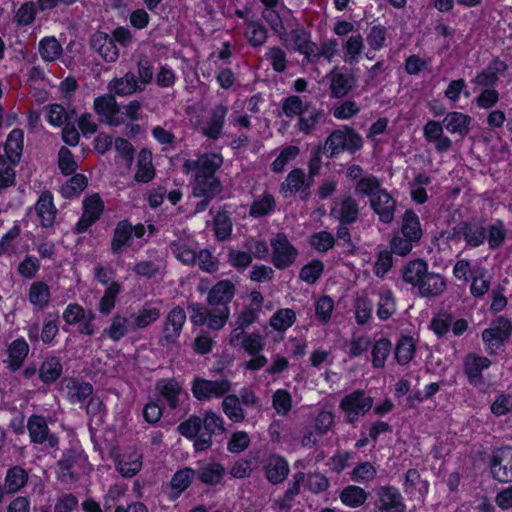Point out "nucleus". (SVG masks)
I'll return each mask as SVG.
<instances>
[{"label": "nucleus", "mask_w": 512, "mask_h": 512, "mask_svg": "<svg viewBox=\"0 0 512 512\" xmlns=\"http://www.w3.org/2000/svg\"><path fill=\"white\" fill-rule=\"evenodd\" d=\"M24 143V133L20 129H13L7 136L4 151L7 159L17 165L20 162Z\"/></svg>", "instance_id": "nucleus-38"}, {"label": "nucleus", "mask_w": 512, "mask_h": 512, "mask_svg": "<svg viewBox=\"0 0 512 512\" xmlns=\"http://www.w3.org/2000/svg\"><path fill=\"white\" fill-rule=\"evenodd\" d=\"M130 330L128 318L122 315H115L109 327L103 330V336H107L114 342L121 340Z\"/></svg>", "instance_id": "nucleus-52"}, {"label": "nucleus", "mask_w": 512, "mask_h": 512, "mask_svg": "<svg viewBox=\"0 0 512 512\" xmlns=\"http://www.w3.org/2000/svg\"><path fill=\"white\" fill-rule=\"evenodd\" d=\"M223 164V157L218 153H203L197 159H187L182 165L184 174L193 173V177L217 176L216 172Z\"/></svg>", "instance_id": "nucleus-9"}, {"label": "nucleus", "mask_w": 512, "mask_h": 512, "mask_svg": "<svg viewBox=\"0 0 512 512\" xmlns=\"http://www.w3.org/2000/svg\"><path fill=\"white\" fill-rule=\"evenodd\" d=\"M283 114L288 118L298 117L295 128L303 135H310L324 117V111L311 101L298 95H290L281 102Z\"/></svg>", "instance_id": "nucleus-2"}, {"label": "nucleus", "mask_w": 512, "mask_h": 512, "mask_svg": "<svg viewBox=\"0 0 512 512\" xmlns=\"http://www.w3.org/2000/svg\"><path fill=\"white\" fill-rule=\"evenodd\" d=\"M373 406V398L363 390H355L342 398L339 408L345 415L347 423H354L364 416Z\"/></svg>", "instance_id": "nucleus-8"}, {"label": "nucleus", "mask_w": 512, "mask_h": 512, "mask_svg": "<svg viewBox=\"0 0 512 512\" xmlns=\"http://www.w3.org/2000/svg\"><path fill=\"white\" fill-rule=\"evenodd\" d=\"M330 214L341 224H352L359 215L358 203L352 196H346L334 202Z\"/></svg>", "instance_id": "nucleus-29"}, {"label": "nucleus", "mask_w": 512, "mask_h": 512, "mask_svg": "<svg viewBox=\"0 0 512 512\" xmlns=\"http://www.w3.org/2000/svg\"><path fill=\"white\" fill-rule=\"evenodd\" d=\"M61 390L72 403H83L93 394V386L76 378L66 377L61 381Z\"/></svg>", "instance_id": "nucleus-25"}, {"label": "nucleus", "mask_w": 512, "mask_h": 512, "mask_svg": "<svg viewBox=\"0 0 512 512\" xmlns=\"http://www.w3.org/2000/svg\"><path fill=\"white\" fill-rule=\"evenodd\" d=\"M271 262L279 270L290 267L298 256V250L284 233L276 234L270 240Z\"/></svg>", "instance_id": "nucleus-10"}, {"label": "nucleus", "mask_w": 512, "mask_h": 512, "mask_svg": "<svg viewBox=\"0 0 512 512\" xmlns=\"http://www.w3.org/2000/svg\"><path fill=\"white\" fill-rule=\"evenodd\" d=\"M392 350V343L387 338H380L372 347V365L374 368H383Z\"/></svg>", "instance_id": "nucleus-55"}, {"label": "nucleus", "mask_w": 512, "mask_h": 512, "mask_svg": "<svg viewBox=\"0 0 512 512\" xmlns=\"http://www.w3.org/2000/svg\"><path fill=\"white\" fill-rule=\"evenodd\" d=\"M415 344L411 337L404 336L399 339L395 348V357L400 365L408 364L414 357Z\"/></svg>", "instance_id": "nucleus-62"}, {"label": "nucleus", "mask_w": 512, "mask_h": 512, "mask_svg": "<svg viewBox=\"0 0 512 512\" xmlns=\"http://www.w3.org/2000/svg\"><path fill=\"white\" fill-rule=\"evenodd\" d=\"M186 322V312L181 306L173 307L166 315L162 333L158 343L162 347L171 348L178 342Z\"/></svg>", "instance_id": "nucleus-7"}, {"label": "nucleus", "mask_w": 512, "mask_h": 512, "mask_svg": "<svg viewBox=\"0 0 512 512\" xmlns=\"http://www.w3.org/2000/svg\"><path fill=\"white\" fill-rule=\"evenodd\" d=\"M490 469L494 479L499 482L512 481V447L497 449L490 461Z\"/></svg>", "instance_id": "nucleus-17"}, {"label": "nucleus", "mask_w": 512, "mask_h": 512, "mask_svg": "<svg viewBox=\"0 0 512 512\" xmlns=\"http://www.w3.org/2000/svg\"><path fill=\"white\" fill-rule=\"evenodd\" d=\"M363 144V137L356 130L343 125L327 136L322 150L327 158H334L344 151L353 154L359 151Z\"/></svg>", "instance_id": "nucleus-4"}, {"label": "nucleus", "mask_w": 512, "mask_h": 512, "mask_svg": "<svg viewBox=\"0 0 512 512\" xmlns=\"http://www.w3.org/2000/svg\"><path fill=\"white\" fill-rule=\"evenodd\" d=\"M402 276L406 283L417 287L421 297H438L447 288L445 278L439 273L429 272L427 262L421 259L410 261L403 269Z\"/></svg>", "instance_id": "nucleus-1"}, {"label": "nucleus", "mask_w": 512, "mask_h": 512, "mask_svg": "<svg viewBox=\"0 0 512 512\" xmlns=\"http://www.w3.org/2000/svg\"><path fill=\"white\" fill-rule=\"evenodd\" d=\"M161 315L160 308L145 305L134 317L132 329H143L156 322Z\"/></svg>", "instance_id": "nucleus-60"}, {"label": "nucleus", "mask_w": 512, "mask_h": 512, "mask_svg": "<svg viewBox=\"0 0 512 512\" xmlns=\"http://www.w3.org/2000/svg\"><path fill=\"white\" fill-rule=\"evenodd\" d=\"M323 272L324 263L321 260L314 259L301 268L299 278L307 284H314Z\"/></svg>", "instance_id": "nucleus-64"}, {"label": "nucleus", "mask_w": 512, "mask_h": 512, "mask_svg": "<svg viewBox=\"0 0 512 512\" xmlns=\"http://www.w3.org/2000/svg\"><path fill=\"white\" fill-rule=\"evenodd\" d=\"M300 153L298 146L288 145L281 149L277 158L271 164V170L275 173L282 172L286 165L297 158Z\"/></svg>", "instance_id": "nucleus-63"}, {"label": "nucleus", "mask_w": 512, "mask_h": 512, "mask_svg": "<svg viewBox=\"0 0 512 512\" xmlns=\"http://www.w3.org/2000/svg\"><path fill=\"white\" fill-rule=\"evenodd\" d=\"M50 298V288L45 282L36 281L30 285L28 300L36 310L42 311L46 309L49 306Z\"/></svg>", "instance_id": "nucleus-39"}, {"label": "nucleus", "mask_w": 512, "mask_h": 512, "mask_svg": "<svg viewBox=\"0 0 512 512\" xmlns=\"http://www.w3.org/2000/svg\"><path fill=\"white\" fill-rule=\"evenodd\" d=\"M38 52L43 61L52 63L62 56L63 48L55 36H47L39 41Z\"/></svg>", "instance_id": "nucleus-41"}, {"label": "nucleus", "mask_w": 512, "mask_h": 512, "mask_svg": "<svg viewBox=\"0 0 512 512\" xmlns=\"http://www.w3.org/2000/svg\"><path fill=\"white\" fill-rule=\"evenodd\" d=\"M487 237V230L482 222L462 221L458 223L452 232L448 233L447 239H464L469 247H479Z\"/></svg>", "instance_id": "nucleus-13"}, {"label": "nucleus", "mask_w": 512, "mask_h": 512, "mask_svg": "<svg viewBox=\"0 0 512 512\" xmlns=\"http://www.w3.org/2000/svg\"><path fill=\"white\" fill-rule=\"evenodd\" d=\"M263 17L270 26V28L278 34L280 40L287 44V28L285 26V23L292 27L293 24L291 23L294 21L291 11L288 9H283L282 13L273 10V9H265L263 11Z\"/></svg>", "instance_id": "nucleus-27"}, {"label": "nucleus", "mask_w": 512, "mask_h": 512, "mask_svg": "<svg viewBox=\"0 0 512 512\" xmlns=\"http://www.w3.org/2000/svg\"><path fill=\"white\" fill-rule=\"evenodd\" d=\"M61 374L62 364L55 356L46 358L39 371L40 379L47 384L55 382Z\"/></svg>", "instance_id": "nucleus-53"}, {"label": "nucleus", "mask_w": 512, "mask_h": 512, "mask_svg": "<svg viewBox=\"0 0 512 512\" xmlns=\"http://www.w3.org/2000/svg\"><path fill=\"white\" fill-rule=\"evenodd\" d=\"M263 470L266 479L272 484L282 483L289 474L287 460L277 454H270L264 462Z\"/></svg>", "instance_id": "nucleus-28"}, {"label": "nucleus", "mask_w": 512, "mask_h": 512, "mask_svg": "<svg viewBox=\"0 0 512 512\" xmlns=\"http://www.w3.org/2000/svg\"><path fill=\"white\" fill-rule=\"evenodd\" d=\"M486 269L484 267H475L472 272V283L470 292L474 297H482L490 288V280L486 276Z\"/></svg>", "instance_id": "nucleus-54"}, {"label": "nucleus", "mask_w": 512, "mask_h": 512, "mask_svg": "<svg viewBox=\"0 0 512 512\" xmlns=\"http://www.w3.org/2000/svg\"><path fill=\"white\" fill-rule=\"evenodd\" d=\"M355 193L369 200L380 193L384 188L381 181L372 174H367L363 179L354 184Z\"/></svg>", "instance_id": "nucleus-48"}, {"label": "nucleus", "mask_w": 512, "mask_h": 512, "mask_svg": "<svg viewBox=\"0 0 512 512\" xmlns=\"http://www.w3.org/2000/svg\"><path fill=\"white\" fill-rule=\"evenodd\" d=\"M364 47L362 35L360 33L352 34L342 44L344 62L348 64L357 63Z\"/></svg>", "instance_id": "nucleus-42"}, {"label": "nucleus", "mask_w": 512, "mask_h": 512, "mask_svg": "<svg viewBox=\"0 0 512 512\" xmlns=\"http://www.w3.org/2000/svg\"><path fill=\"white\" fill-rule=\"evenodd\" d=\"M133 234V226L127 221H120L113 234L111 241V251L114 254H120L125 246L130 244Z\"/></svg>", "instance_id": "nucleus-44"}, {"label": "nucleus", "mask_w": 512, "mask_h": 512, "mask_svg": "<svg viewBox=\"0 0 512 512\" xmlns=\"http://www.w3.org/2000/svg\"><path fill=\"white\" fill-rule=\"evenodd\" d=\"M234 295L235 285L230 280H221L210 289L207 302L214 309L212 326H225L230 316L229 303Z\"/></svg>", "instance_id": "nucleus-5"}, {"label": "nucleus", "mask_w": 512, "mask_h": 512, "mask_svg": "<svg viewBox=\"0 0 512 512\" xmlns=\"http://www.w3.org/2000/svg\"><path fill=\"white\" fill-rule=\"evenodd\" d=\"M512 331L511 322L504 317H499L493 322L492 327L482 332V339L486 345V349L490 353L496 352L507 340Z\"/></svg>", "instance_id": "nucleus-16"}, {"label": "nucleus", "mask_w": 512, "mask_h": 512, "mask_svg": "<svg viewBox=\"0 0 512 512\" xmlns=\"http://www.w3.org/2000/svg\"><path fill=\"white\" fill-rule=\"evenodd\" d=\"M335 414L333 410L322 408L314 418V433L323 436L334 426Z\"/></svg>", "instance_id": "nucleus-59"}, {"label": "nucleus", "mask_w": 512, "mask_h": 512, "mask_svg": "<svg viewBox=\"0 0 512 512\" xmlns=\"http://www.w3.org/2000/svg\"><path fill=\"white\" fill-rule=\"evenodd\" d=\"M442 123L449 133L458 134L461 138H464L471 130L472 118L468 114L452 111L445 115Z\"/></svg>", "instance_id": "nucleus-34"}, {"label": "nucleus", "mask_w": 512, "mask_h": 512, "mask_svg": "<svg viewBox=\"0 0 512 512\" xmlns=\"http://www.w3.org/2000/svg\"><path fill=\"white\" fill-rule=\"evenodd\" d=\"M93 110L101 122L112 127L122 125L120 105L113 94L108 93L96 97L93 102Z\"/></svg>", "instance_id": "nucleus-14"}, {"label": "nucleus", "mask_w": 512, "mask_h": 512, "mask_svg": "<svg viewBox=\"0 0 512 512\" xmlns=\"http://www.w3.org/2000/svg\"><path fill=\"white\" fill-rule=\"evenodd\" d=\"M276 206L273 195L265 192L259 199H256L250 206L249 214L252 217H263L271 213Z\"/></svg>", "instance_id": "nucleus-61"}, {"label": "nucleus", "mask_w": 512, "mask_h": 512, "mask_svg": "<svg viewBox=\"0 0 512 512\" xmlns=\"http://www.w3.org/2000/svg\"><path fill=\"white\" fill-rule=\"evenodd\" d=\"M200 423L202 433L199 439L194 441V447L197 451H205L212 446V436L225 431L224 420L216 412L208 410L200 416Z\"/></svg>", "instance_id": "nucleus-11"}, {"label": "nucleus", "mask_w": 512, "mask_h": 512, "mask_svg": "<svg viewBox=\"0 0 512 512\" xmlns=\"http://www.w3.org/2000/svg\"><path fill=\"white\" fill-rule=\"evenodd\" d=\"M330 94L333 98L346 96L357 84V77L346 69L334 67L328 75Z\"/></svg>", "instance_id": "nucleus-19"}, {"label": "nucleus", "mask_w": 512, "mask_h": 512, "mask_svg": "<svg viewBox=\"0 0 512 512\" xmlns=\"http://www.w3.org/2000/svg\"><path fill=\"white\" fill-rule=\"evenodd\" d=\"M141 468L142 454L135 449H131L119 455L116 460V470L125 478H132Z\"/></svg>", "instance_id": "nucleus-33"}, {"label": "nucleus", "mask_w": 512, "mask_h": 512, "mask_svg": "<svg viewBox=\"0 0 512 512\" xmlns=\"http://www.w3.org/2000/svg\"><path fill=\"white\" fill-rule=\"evenodd\" d=\"M378 501L374 512H404L405 504L399 490L384 486L377 490Z\"/></svg>", "instance_id": "nucleus-22"}, {"label": "nucleus", "mask_w": 512, "mask_h": 512, "mask_svg": "<svg viewBox=\"0 0 512 512\" xmlns=\"http://www.w3.org/2000/svg\"><path fill=\"white\" fill-rule=\"evenodd\" d=\"M104 205L99 196L93 195L83 201V213L76 223L74 232H86L101 216Z\"/></svg>", "instance_id": "nucleus-20"}, {"label": "nucleus", "mask_w": 512, "mask_h": 512, "mask_svg": "<svg viewBox=\"0 0 512 512\" xmlns=\"http://www.w3.org/2000/svg\"><path fill=\"white\" fill-rule=\"evenodd\" d=\"M490 365L491 361L488 358L474 353L468 354L463 360V370L468 382L476 388H483L485 380L482 371L488 369Z\"/></svg>", "instance_id": "nucleus-18"}, {"label": "nucleus", "mask_w": 512, "mask_h": 512, "mask_svg": "<svg viewBox=\"0 0 512 512\" xmlns=\"http://www.w3.org/2000/svg\"><path fill=\"white\" fill-rule=\"evenodd\" d=\"M35 211L42 227L49 228L53 226L57 209L53 203V196L50 191H43L40 194L35 204Z\"/></svg>", "instance_id": "nucleus-32"}, {"label": "nucleus", "mask_w": 512, "mask_h": 512, "mask_svg": "<svg viewBox=\"0 0 512 512\" xmlns=\"http://www.w3.org/2000/svg\"><path fill=\"white\" fill-rule=\"evenodd\" d=\"M195 477L205 485H218L226 474L225 467L219 462H204L194 470Z\"/></svg>", "instance_id": "nucleus-35"}, {"label": "nucleus", "mask_w": 512, "mask_h": 512, "mask_svg": "<svg viewBox=\"0 0 512 512\" xmlns=\"http://www.w3.org/2000/svg\"><path fill=\"white\" fill-rule=\"evenodd\" d=\"M232 382L227 378L208 380L195 377L191 383V392L198 401L208 402L212 399H220L230 392Z\"/></svg>", "instance_id": "nucleus-6"}, {"label": "nucleus", "mask_w": 512, "mask_h": 512, "mask_svg": "<svg viewBox=\"0 0 512 512\" xmlns=\"http://www.w3.org/2000/svg\"><path fill=\"white\" fill-rule=\"evenodd\" d=\"M313 183L310 177H306L304 171L300 168H295L290 171L281 184L280 192L285 198L300 194L301 199H307L309 196V189Z\"/></svg>", "instance_id": "nucleus-15"}, {"label": "nucleus", "mask_w": 512, "mask_h": 512, "mask_svg": "<svg viewBox=\"0 0 512 512\" xmlns=\"http://www.w3.org/2000/svg\"><path fill=\"white\" fill-rule=\"evenodd\" d=\"M508 70V65L499 58H494L488 66L478 72L472 79V83L483 88H494L499 81V76Z\"/></svg>", "instance_id": "nucleus-24"}, {"label": "nucleus", "mask_w": 512, "mask_h": 512, "mask_svg": "<svg viewBox=\"0 0 512 512\" xmlns=\"http://www.w3.org/2000/svg\"><path fill=\"white\" fill-rule=\"evenodd\" d=\"M91 48L106 62H115L119 57V50L114 39L105 32L97 31L90 39Z\"/></svg>", "instance_id": "nucleus-26"}, {"label": "nucleus", "mask_w": 512, "mask_h": 512, "mask_svg": "<svg viewBox=\"0 0 512 512\" xmlns=\"http://www.w3.org/2000/svg\"><path fill=\"white\" fill-rule=\"evenodd\" d=\"M188 310L190 311V320L196 326H202L206 324L211 330H220L224 326L214 327L212 326V314L214 313V309L209 305L207 307L203 306L199 303H192L188 306Z\"/></svg>", "instance_id": "nucleus-43"}, {"label": "nucleus", "mask_w": 512, "mask_h": 512, "mask_svg": "<svg viewBox=\"0 0 512 512\" xmlns=\"http://www.w3.org/2000/svg\"><path fill=\"white\" fill-rule=\"evenodd\" d=\"M296 321V313L290 308L277 310L270 318V325L277 331H286Z\"/></svg>", "instance_id": "nucleus-57"}, {"label": "nucleus", "mask_w": 512, "mask_h": 512, "mask_svg": "<svg viewBox=\"0 0 512 512\" xmlns=\"http://www.w3.org/2000/svg\"><path fill=\"white\" fill-rule=\"evenodd\" d=\"M370 207L378 216L381 223L391 224L395 217L397 201L390 193L383 189L380 193L369 200Z\"/></svg>", "instance_id": "nucleus-23"}, {"label": "nucleus", "mask_w": 512, "mask_h": 512, "mask_svg": "<svg viewBox=\"0 0 512 512\" xmlns=\"http://www.w3.org/2000/svg\"><path fill=\"white\" fill-rule=\"evenodd\" d=\"M85 461L86 458L80 450L71 448L64 451L62 458L57 463V466L62 477L73 478L75 468L80 467Z\"/></svg>", "instance_id": "nucleus-37"}, {"label": "nucleus", "mask_w": 512, "mask_h": 512, "mask_svg": "<svg viewBox=\"0 0 512 512\" xmlns=\"http://www.w3.org/2000/svg\"><path fill=\"white\" fill-rule=\"evenodd\" d=\"M423 230L418 215L413 210H406L401 217L400 230L390 242L391 251L399 256L411 252L413 245L420 241Z\"/></svg>", "instance_id": "nucleus-3"}, {"label": "nucleus", "mask_w": 512, "mask_h": 512, "mask_svg": "<svg viewBox=\"0 0 512 512\" xmlns=\"http://www.w3.org/2000/svg\"><path fill=\"white\" fill-rule=\"evenodd\" d=\"M195 477V471L191 468H184L177 471L171 481L167 492L168 498L175 501L190 486Z\"/></svg>", "instance_id": "nucleus-36"}, {"label": "nucleus", "mask_w": 512, "mask_h": 512, "mask_svg": "<svg viewBox=\"0 0 512 512\" xmlns=\"http://www.w3.org/2000/svg\"><path fill=\"white\" fill-rule=\"evenodd\" d=\"M27 481V472L20 466H13L6 472L4 489L7 493H16L27 484Z\"/></svg>", "instance_id": "nucleus-46"}, {"label": "nucleus", "mask_w": 512, "mask_h": 512, "mask_svg": "<svg viewBox=\"0 0 512 512\" xmlns=\"http://www.w3.org/2000/svg\"><path fill=\"white\" fill-rule=\"evenodd\" d=\"M245 37L251 46H262L267 40V29L258 21H248L246 23Z\"/></svg>", "instance_id": "nucleus-56"}, {"label": "nucleus", "mask_w": 512, "mask_h": 512, "mask_svg": "<svg viewBox=\"0 0 512 512\" xmlns=\"http://www.w3.org/2000/svg\"><path fill=\"white\" fill-rule=\"evenodd\" d=\"M156 389L165 398L171 409L179 406L182 388L175 379H161L156 383Z\"/></svg>", "instance_id": "nucleus-40"}, {"label": "nucleus", "mask_w": 512, "mask_h": 512, "mask_svg": "<svg viewBox=\"0 0 512 512\" xmlns=\"http://www.w3.org/2000/svg\"><path fill=\"white\" fill-rule=\"evenodd\" d=\"M27 429L32 443L44 445L46 449L57 450L59 438L51 433L46 419L41 415H31L27 421Z\"/></svg>", "instance_id": "nucleus-12"}, {"label": "nucleus", "mask_w": 512, "mask_h": 512, "mask_svg": "<svg viewBox=\"0 0 512 512\" xmlns=\"http://www.w3.org/2000/svg\"><path fill=\"white\" fill-rule=\"evenodd\" d=\"M192 195L194 197L207 196L215 198L223 190L222 183L218 176H200L193 177L190 181Z\"/></svg>", "instance_id": "nucleus-30"}, {"label": "nucleus", "mask_w": 512, "mask_h": 512, "mask_svg": "<svg viewBox=\"0 0 512 512\" xmlns=\"http://www.w3.org/2000/svg\"><path fill=\"white\" fill-rule=\"evenodd\" d=\"M110 93L115 96L125 97L136 92H142L144 87L138 83L134 73L127 72L122 77L113 78L107 86Z\"/></svg>", "instance_id": "nucleus-31"}, {"label": "nucleus", "mask_w": 512, "mask_h": 512, "mask_svg": "<svg viewBox=\"0 0 512 512\" xmlns=\"http://www.w3.org/2000/svg\"><path fill=\"white\" fill-rule=\"evenodd\" d=\"M171 253L185 265H192L196 262V251L186 240L177 239L169 244Z\"/></svg>", "instance_id": "nucleus-50"}, {"label": "nucleus", "mask_w": 512, "mask_h": 512, "mask_svg": "<svg viewBox=\"0 0 512 512\" xmlns=\"http://www.w3.org/2000/svg\"><path fill=\"white\" fill-rule=\"evenodd\" d=\"M155 175L152 165L151 153L146 150H141L137 160V171L135 173V180L141 183H147L153 179Z\"/></svg>", "instance_id": "nucleus-49"}, {"label": "nucleus", "mask_w": 512, "mask_h": 512, "mask_svg": "<svg viewBox=\"0 0 512 512\" xmlns=\"http://www.w3.org/2000/svg\"><path fill=\"white\" fill-rule=\"evenodd\" d=\"M368 498V493L361 487L349 485L340 493V499L343 504L351 508L362 506Z\"/></svg>", "instance_id": "nucleus-51"}, {"label": "nucleus", "mask_w": 512, "mask_h": 512, "mask_svg": "<svg viewBox=\"0 0 512 512\" xmlns=\"http://www.w3.org/2000/svg\"><path fill=\"white\" fill-rule=\"evenodd\" d=\"M377 316L380 320L389 319L396 312V302L391 290L382 288L378 292Z\"/></svg>", "instance_id": "nucleus-47"}, {"label": "nucleus", "mask_w": 512, "mask_h": 512, "mask_svg": "<svg viewBox=\"0 0 512 512\" xmlns=\"http://www.w3.org/2000/svg\"><path fill=\"white\" fill-rule=\"evenodd\" d=\"M121 291V285L111 282L101 297L98 310L102 315H109L115 307L116 298Z\"/></svg>", "instance_id": "nucleus-58"}, {"label": "nucleus", "mask_w": 512, "mask_h": 512, "mask_svg": "<svg viewBox=\"0 0 512 512\" xmlns=\"http://www.w3.org/2000/svg\"><path fill=\"white\" fill-rule=\"evenodd\" d=\"M221 408L227 418L235 423H240L245 420V411L242 408L240 399L235 394H226L223 396Z\"/></svg>", "instance_id": "nucleus-45"}, {"label": "nucleus", "mask_w": 512, "mask_h": 512, "mask_svg": "<svg viewBox=\"0 0 512 512\" xmlns=\"http://www.w3.org/2000/svg\"><path fill=\"white\" fill-rule=\"evenodd\" d=\"M228 108L222 104L214 106L207 119L200 126V132L210 140H217L222 136Z\"/></svg>", "instance_id": "nucleus-21"}]
</instances>
